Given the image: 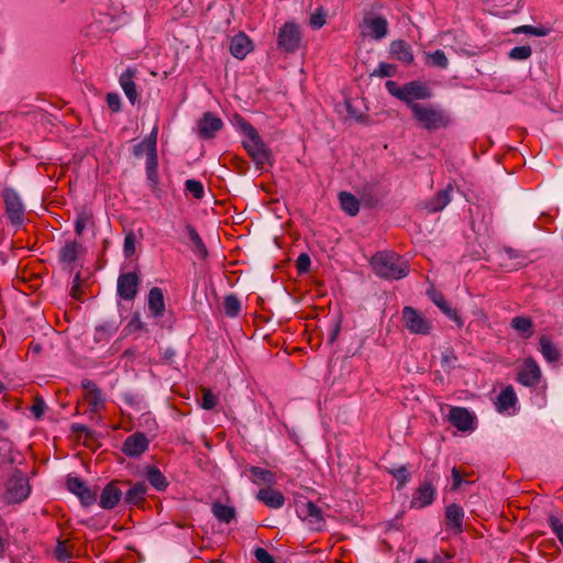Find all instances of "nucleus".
Masks as SVG:
<instances>
[{
  "label": "nucleus",
  "mask_w": 563,
  "mask_h": 563,
  "mask_svg": "<svg viewBox=\"0 0 563 563\" xmlns=\"http://www.w3.org/2000/svg\"><path fill=\"white\" fill-rule=\"evenodd\" d=\"M374 273L387 280H398L409 274L408 262L393 251L377 252L371 260Z\"/></svg>",
  "instance_id": "f257e3e1"
},
{
  "label": "nucleus",
  "mask_w": 563,
  "mask_h": 563,
  "mask_svg": "<svg viewBox=\"0 0 563 563\" xmlns=\"http://www.w3.org/2000/svg\"><path fill=\"white\" fill-rule=\"evenodd\" d=\"M240 129L245 134L246 140L243 141V146L252 157L253 162L256 166L272 165L273 163V154L265 142L260 136L258 132L255 128L240 118L239 120Z\"/></svg>",
  "instance_id": "f03ea898"
},
{
  "label": "nucleus",
  "mask_w": 563,
  "mask_h": 563,
  "mask_svg": "<svg viewBox=\"0 0 563 563\" xmlns=\"http://www.w3.org/2000/svg\"><path fill=\"white\" fill-rule=\"evenodd\" d=\"M386 89L391 96L405 102L411 111L412 106L418 104L416 100H428L433 96L429 84L420 80H412L402 86L388 80Z\"/></svg>",
  "instance_id": "7ed1b4c3"
},
{
  "label": "nucleus",
  "mask_w": 563,
  "mask_h": 563,
  "mask_svg": "<svg viewBox=\"0 0 563 563\" xmlns=\"http://www.w3.org/2000/svg\"><path fill=\"white\" fill-rule=\"evenodd\" d=\"M412 117L427 131L444 129L450 124V115L445 110L435 106L415 104Z\"/></svg>",
  "instance_id": "20e7f679"
},
{
  "label": "nucleus",
  "mask_w": 563,
  "mask_h": 563,
  "mask_svg": "<svg viewBox=\"0 0 563 563\" xmlns=\"http://www.w3.org/2000/svg\"><path fill=\"white\" fill-rule=\"evenodd\" d=\"M388 21L383 15H377L372 12L364 14L361 23L358 24L360 33L363 37H368L374 41H380L388 34Z\"/></svg>",
  "instance_id": "39448f33"
},
{
  "label": "nucleus",
  "mask_w": 563,
  "mask_h": 563,
  "mask_svg": "<svg viewBox=\"0 0 563 563\" xmlns=\"http://www.w3.org/2000/svg\"><path fill=\"white\" fill-rule=\"evenodd\" d=\"M9 221L14 227H21L24 222L25 206L20 195L13 188H4L1 192Z\"/></svg>",
  "instance_id": "423d86ee"
},
{
  "label": "nucleus",
  "mask_w": 563,
  "mask_h": 563,
  "mask_svg": "<svg viewBox=\"0 0 563 563\" xmlns=\"http://www.w3.org/2000/svg\"><path fill=\"white\" fill-rule=\"evenodd\" d=\"M402 325L411 334L428 335L432 330L431 322L417 309L406 306L401 311Z\"/></svg>",
  "instance_id": "0eeeda50"
},
{
  "label": "nucleus",
  "mask_w": 563,
  "mask_h": 563,
  "mask_svg": "<svg viewBox=\"0 0 563 563\" xmlns=\"http://www.w3.org/2000/svg\"><path fill=\"white\" fill-rule=\"evenodd\" d=\"M31 487L27 478L21 474H13L5 483L4 500L8 504L21 503L30 495Z\"/></svg>",
  "instance_id": "6e6552de"
},
{
  "label": "nucleus",
  "mask_w": 563,
  "mask_h": 563,
  "mask_svg": "<svg viewBox=\"0 0 563 563\" xmlns=\"http://www.w3.org/2000/svg\"><path fill=\"white\" fill-rule=\"evenodd\" d=\"M299 517L307 522L309 528L314 531L323 530L325 520L321 509L312 501L302 503L298 506Z\"/></svg>",
  "instance_id": "1a4fd4ad"
},
{
  "label": "nucleus",
  "mask_w": 563,
  "mask_h": 563,
  "mask_svg": "<svg viewBox=\"0 0 563 563\" xmlns=\"http://www.w3.org/2000/svg\"><path fill=\"white\" fill-rule=\"evenodd\" d=\"M300 32L294 22H287L278 32V47L287 53H292L299 47Z\"/></svg>",
  "instance_id": "9d476101"
},
{
  "label": "nucleus",
  "mask_w": 563,
  "mask_h": 563,
  "mask_svg": "<svg viewBox=\"0 0 563 563\" xmlns=\"http://www.w3.org/2000/svg\"><path fill=\"white\" fill-rule=\"evenodd\" d=\"M542 377V372L533 357L523 360L522 366L517 374V380L526 387H536Z\"/></svg>",
  "instance_id": "9b49d317"
},
{
  "label": "nucleus",
  "mask_w": 563,
  "mask_h": 563,
  "mask_svg": "<svg viewBox=\"0 0 563 563\" xmlns=\"http://www.w3.org/2000/svg\"><path fill=\"white\" fill-rule=\"evenodd\" d=\"M85 251L86 250L81 243L77 241H68L59 250V262L65 268L73 271L77 266L79 258L85 254Z\"/></svg>",
  "instance_id": "f8f14e48"
},
{
  "label": "nucleus",
  "mask_w": 563,
  "mask_h": 563,
  "mask_svg": "<svg viewBox=\"0 0 563 563\" xmlns=\"http://www.w3.org/2000/svg\"><path fill=\"white\" fill-rule=\"evenodd\" d=\"M140 278L136 273H123L118 278L117 292L124 300H133L137 294Z\"/></svg>",
  "instance_id": "ddd939ff"
},
{
  "label": "nucleus",
  "mask_w": 563,
  "mask_h": 563,
  "mask_svg": "<svg viewBox=\"0 0 563 563\" xmlns=\"http://www.w3.org/2000/svg\"><path fill=\"white\" fill-rule=\"evenodd\" d=\"M67 488L75 494L84 506H90L96 501V493L91 490L87 484L77 476L67 478Z\"/></svg>",
  "instance_id": "4468645a"
},
{
  "label": "nucleus",
  "mask_w": 563,
  "mask_h": 563,
  "mask_svg": "<svg viewBox=\"0 0 563 563\" xmlns=\"http://www.w3.org/2000/svg\"><path fill=\"white\" fill-rule=\"evenodd\" d=\"M150 441L144 433L135 432L123 442L122 452L130 457H137L148 449Z\"/></svg>",
  "instance_id": "2eb2a0df"
},
{
  "label": "nucleus",
  "mask_w": 563,
  "mask_h": 563,
  "mask_svg": "<svg viewBox=\"0 0 563 563\" xmlns=\"http://www.w3.org/2000/svg\"><path fill=\"white\" fill-rule=\"evenodd\" d=\"M435 497V488L431 481L424 479L415 492L410 505L412 508H424L431 505Z\"/></svg>",
  "instance_id": "dca6fc26"
},
{
  "label": "nucleus",
  "mask_w": 563,
  "mask_h": 563,
  "mask_svg": "<svg viewBox=\"0 0 563 563\" xmlns=\"http://www.w3.org/2000/svg\"><path fill=\"white\" fill-rule=\"evenodd\" d=\"M81 387L85 390V399L91 412H98L104 407V396L100 388L90 379H84Z\"/></svg>",
  "instance_id": "f3484780"
},
{
  "label": "nucleus",
  "mask_w": 563,
  "mask_h": 563,
  "mask_svg": "<svg viewBox=\"0 0 563 563\" xmlns=\"http://www.w3.org/2000/svg\"><path fill=\"white\" fill-rule=\"evenodd\" d=\"M136 75L137 69L129 67L120 75L119 78L120 86L131 104H135L139 100V93L135 84Z\"/></svg>",
  "instance_id": "a211bd4d"
},
{
  "label": "nucleus",
  "mask_w": 563,
  "mask_h": 563,
  "mask_svg": "<svg viewBox=\"0 0 563 563\" xmlns=\"http://www.w3.org/2000/svg\"><path fill=\"white\" fill-rule=\"evenodd\" d=\"M223 128V122L211 112H206L198 122L199 135L202 139H212Z\"/></svg>",
  "instance_id": "6ab92c4d"
},
{
  "label": "nucleus",
  "mask_w": 563,
  "mask_h": 563,
  "mask_svg": "<svg viewBox=\"0 0 563 563\" xmlns=\"http://www.w3.org/2000/svg\"><path fill=\"white\" fill-rule=\"evenodd\" d=\"M450 423L460 431L473 429L474 417L463 407H452L449 413Z\"/></svg>",
  "instance_id": "aec40b11"
},
{
  "label": "nucleus",
  "mask_w": 563,
  "mask_h": 563,
  "mask_svg": "<svg viewBox=\"0 0 563 563\" xmlns=\"http://www.w3.org/2000/svg\"><path fill=\"white\" fill-rule=\"evenodd\" d=\"M122 498V492L118 487V482L113 481L109 483L101 492L99 506L102 509H113Z\"/></svg>",
  "instance_id": "412c9836"
},
{
  "label": "nucleus",
  "mask_w": 563,
  "mask_h": 563,
  "mask_svg": "<svg viewBox=\"0 0 563 563\" xmlns=\"http://www.w3.org/2000/svg\"><path fill=\"white\" fill-rule=\"evenodd\" d=\"M464 519V510L456 504H451L445 509V520L448 529L454 533L462 531V525Z\"/></svg>",
  "instance_id": "4be33fe9"
},
{
  "label": "nucleus",
  "mask_w": 563,
  "mask_h": 563,
  "mask_svg": "<svg viewBox=\"0 0 563 563\" xmlns=\"http://www.w3.org/2000/svg\"><path fill=\"white\" fill-rule=\"evenodd\" d=\"M452 185H448L444 189L438 191L434 197L426 202V209L429 212L443 210L452 200Z\"/></svg>",
  "instance_id": "5701e85b"
},
{
  "label": "nucleus",
  "mask_w": 563,
  "mask_h": 563,
  "mask_svg": "<svg viewBox=\"0 0 563 563\" xmlns=\"http://www.w3.org/2000/svg\"><path fill=\"white\" fill-rule=\"evenodd\" d=\"M147 306L151 314L154 318H161L165 313V300L163 290L158 287H153L148 292Z\"/></svg>",
  "instance_id": "b1692460"
},
{
  "label": "nucleus",
  "mask_w": 563,
  "mask_h": 563,
  "mask_svg": "<svg viewBox=\"0 0 563 563\" xmlns=\"http://www.w3.org/2000/svg\"><path fill=\"white\" fill-rule=\"evenodd\" d=\"M252 51V43L244 33H239L231 38L230 52L238 58L243 59Z\"/></svg>",
  "instance_id": "393cba45"
},
{
  "label": "nucleus",
  "mask_w": 563,
  "mask_h": 563,
  "mask_svg": "<svg viewBox=\"0 0 563 563\" xmlns=\"http://www.w3.org/2000/svg\"><path fill=\"white\" fill-rule=\"evenodd\" d=\"M256 497L267 507L273 509L282 508L285 504L284 495L280 492L269 487L260 489Z\"/></svg>",
  "instance_id": "a878e982"
},
{
  "label": "nucleus",
  "mask_w": 563,
  "mask_h": 563,
  "mask_svg": "<svg viewBox=\"0 0 563 563\" xmlns=\"http://www.w3.org/2000/svg\"><path fill=\"white\" fill-rule=\"evenodd\" d=\"M390 54L406 65H410L413 62L411 46L402 40L390 43Z\"/></svg>",
  "instance_id": "bb28decb"
},
{
  "label": "nucleus",
  "mask_w": 563,
  "mask_h": 563,
  "mask_svg": "<svg viewBox=\"0 0 563 563\" xmlns=\"http://www.w3.org/2000/svg\"><path fill=\"white\" fill-rule=\"evenodd\" d=\"M147 486L144 482H137L124 495V503L130 506H139L145 500Z\"/></svg>",
  "instance_id": "cd10ccee"
},
{
  "label": "nucleus",
  "mask_w": 563,
  "mask_h": 563,
  "mask_svg": "<svg viewBox=\"0 0 563 563\" xmlns=\"http://www.w3.org/2000/svg\"><path fill=\"white\" fill-rule=\"evenodd\" d=\"M153 144V151L156 152V144H157V128H154V130L152 131V133L146 136L143 141H141L140 143H137L136 145L133 146V155L135 157H142L143 155H146V157H148V155L151 154V145Z\"/></svg>",
  "instance_id": "c85d7f7f"
},
{
  "label": "nucleus",
  "mask_w": 563,
  "mask_h": 563,
  "mask_svg": "<svg viewBox=\"0 0 563 563\" xmlns=\"http://www.w3.org/2000/svg\"><path fill=\"white\" fill-rule=\"evenodd\" d=\"M517 402V395L512 386L504 388L497 397L496 407L498 411H507Z\"/></svg>",
  "instance_id": "c756f323"
},
{
  "label": "nucleus",
  "mask_w": 563,
  "mask_h": 563,
  "mask_svg": "<svg viewBox=\"0 0 563 563\" xmlns=\"http://www.w3.org/2000/svg\"><path fill=\"white\" fill-rule=\"evenodd\" d=\"M186 230L191 242L192 252L199 258H206L208 256V251L197 230L190 224L186 225Z\"/></svg>",
  "instance_id": "7c9ffc66"
},
{
  "label": "nucleus",
  "mask_w": 563,
  "mask_h": 563,
  "mask_svg": "<svg viewBox=\"0 0 563 563\" xmlns=\"http://www.w3.org/2000/svg\"><path fill=\"white\" fill-rule=\"evenodd\" d=\"M151 154L146 157V176L148 181L151 183L152 188H156L158 185V157L157 151H153V144L151 145Z\"/></svg>",
  "instance_id": "2f4dec72"
},
{
  "label": "nucleus",
  "mask_w": 563,
  "mask_h": 563,
  "mask_svg": "<svg viewBox=\"0 0 563 563\" xmlns=\"http://www.w3.org/2000/svg\"><path fill=\"white\" fill-rule=\"evenodd\" d=\"M146 478L148 483L158 492H164L168 487L167 478L156 466L147 467Z\"/></svg>",
  "instance_id": "473e14b6"
},
{
  "label": "nucleus",
  "mask_w": 563,
  "mask_h": 563,
  "mask_svg": "<svg viewBox=\"0 0 563 563\" xmlns=\"http://www.w3.org/2000/svg\"><path fill=\"white\" fill-rule=\"evenodd\" d=\"M339 201L342 210L349 216H356L360 211V201L350 192L339 194Z\"/></svg>",
  "instance_id": "72a5a7b5"
},
{
  "label": "nucleus",
  "mask_w": 563,
  "mask_h": 563,
  "mask_svg": "<svg viewBox=\"0 0 563 563\" xmlns=\"http://www.w3.org/2000/svg\"><path fill=\"white\" fill-rule=\"evenodd\" d=\"M539 343H540V352H541L542 356L544 357V360H547L550 363L556 362L559 360L560 352L548 336L542 335L539 339Z\"/></svg>",
  "instance_id": "f704fd0d"
},
{
  "label": "nucleus",
  "mask_w": 563,
  "mask_h": 563,
  "mask_svg": "<svg viewBox=\"0 0 563 563\" xmlns=\"http://www.w3.org/2000/svg\"><path fill=\"white\" fill-rule=\"evenodd\" d=\"M511 327L519 332L523 339H529L533 334V322L527 317H515L511 320Z\"/></svg>",
  "instance_id": "c9c22d12"
},
{
  "label": "nucleus",
  "mask_w": 563,
  "mask_h": 563,
  "mask_svg": "<svg viewBox=\"0 0 563 563\" xmlns=\"http://www.w3.org/2000/svg\"><path fill=\"white\" fill-rule=\"evenodd\" d=\"M119 327L114 322H107L96 328L93 339L96 342L110 340L118 331Z\"/></svg>",
  "instance_id": "e433bc0d"
},
{
  "label": "nucleus",
  "mask_w": 563,
  "mask_h": 563,
  "mask_svg": "<svg viewBox=\"0 0 563 563\" xmlns=\"http://www.w3.org/2000/svg\"><path fill=\"white\" fill-rule=\"evenodd\" d=\"M212 514L219 521L229 523L235 517V509L220 503H214L212 505Z\"/></svg>",
  "instance_id": "4c0bfd02"
},
{
  "label": "nucleus",
  "mask_w": 563,
  "mask_h": 563,
  "mask_svg": "<svg viewBox=\"0 0 563 563\" xmlns=\"http://www.w3.org/2000/svg\"><path fill=\"white\" fill-rule=\"evenodd\" d=\"M223 310L227 317L236 318L241 312V302L235 295H228L223 299Z\"/></svg>",
  "instance_id": "58836bf2"
},
{
  "label": "nucleus",
  "mask_w": 563,
  "mask_h": 563,
  "mask_svg": "<svg viewBox=\"0 0 563 563\" xmlns=\"http://www.w3.org/2000/svg\"><path fill=\"white\" fill-rule=\"evenodd\" d=\"M250 473L253 476V482L255 484H273L275 483V475L273 472L258 467L252 466L250 468Z\"/></svg>",
  "instance_id": "ea45409f"
},
{
  "label": "nucleus",
  "mask_w": 563,
  "mask_h": 563,
  "mask_svg": "<svg viewBox=\"0 0 563 563\" xmlns=\"http://www.w3.org/2000/svg\"><path fill=\"white\" fill-rule=\"evenodd\" d=\"M426 59H427V64L432 67L446 69L449 66L448 57L442 49H437L432 53H427Z\"/></svg>",
  "instance_id": "a19ab883"
},
{
  "label": "nucleus",
  "mask_w": 563,
  "mask_h": 563,
  "mask_svg": "<svg viewBox=\"0 0 563 563\" xmlns=\"http://www.w3.org/2000/svg\"><path fill=\"white\" fill-rule=\"evenodd\" d=\"M92 224V213L89 210L82 209L77 212L75 220V232L77 235H81L84 231Z\"/></svg>",
  "instance_id": "79ce46f5"
},
{
  "label": "nucleus",
  "mask_w": 563,
  "mask_h": 563,
  "mask_svg": "<svg viewBox=\"0 0 563 563\" xmlns=\"http://www.w3.org/2000/svg\"><path fill=\"white\" fill-rule=\"evenodd\" d=\"M514 33L520 34H528L533 35L538 37L547 36L550 33V29L545 26H533V25H520L514 30Z\"/></svg>",
  "instance_id": "37998d69"
},
{
  "label": "nucleus",
  "mask_w": 563,
  "mask_h": 563,
  "mask_svg": "<svg viewBox=\"0 0 563 563\" xmlns=\"http://www.w3.org/2000/svg\"><path fill=\"white\" fill-rule=\"evenodd\" d=\"M185 187L196 199H201L205 195L203 185L199 180L188 179L185 183Z\"/></svg>",
  "instance_id": "c03bdc74"
},
{
  "label": "nucleus",
  "mask_w": 563,
  "mask_h": 563,
  "mask_svg": "<svg viewBox=\"0 0 563 563\" xmlns=\"http://www.w3.org/2000/svg\"><path fill=\"white\" fill-rule=\"evenodd\" d=\"M327 22V13L323 8H318L310 16V25L312 29L319 30Z\"/></svg>",
  "instance_id": "a18cd8bd"
},
{
  "label": "nucleus",
  "mask_w": 563,
  "mask_h": 563,
  "mask_svg": "<svg viewBox=\"0 0 563 563\" xmlns=\"http://www.w3.org/2000/svg\"><path fill=\"white\" fill-rule=\"evenodd\" d=\"M532 54L529 45L516 46L509 52V57L512 59L523 60L528 59Z\"/></svg>",
  "instance_id": "49530a36"
},
{
  "label": "nucleus",
  "mask_w": 563,
  "mask_h": 563,
  "mask_svg": "<svg viewBox=\"0 0 563 563\" xmlns=\"http://www.w3.org/2000/svg\"><path fill=\"white\" fill-rule=\"evenodd\" d=\"M218 404V397L208 388H202L201 407L206 410L213 409Z\"/></svg>",
  "instance_id": "de8ad7c7"
},
{
  "label": "nucleus",
  "mask_w": 563,
  "mask_h": 563,
  "mask_svg": "<svg viewBox=\"0 0 563 563\" xmlns=\"http://www.w3.org/2000/svg\"><path fill=\"white\" fill-rule=\"evenodd\" d=\"M390 473L395 477V479L398 482V489L404 487L406 483L410 479V473L408 472L406 466H400L398 468L391 470Z\"/></svg>",
  "instance_id": "09e8293b"
},
{
  "label": "nucleus",
  "mask_w": 563,
  "mask_h": 563,
  "mask_svg": "<svg viewBox=\"0 0 563 563\" xmlns=\"http://www.w3.org/2000/svg\"><path fill=\"white\" fill-rule=\"evenodd\" d=\"M396 73L395 65L388 64V63H379L377 68L374 69L373 76L376 77H393Z\"/></svg>",
  "instance_id": "8fccbe9b"
},
{
  "label": "nucleus",
  "mask_w": 563,
  "mask_h": 563,
  "mask_svg": "<svg viewBox=\"0 0 563 563\" xmlns=\"http://www.w3.org/2000/svg\"><path fill=\"white\" fill-rule=\"evenodd\" d=\"M136 238L133 232H129L124 238L123 253L125 257H130L135 252Z\"/></svg>",
  "instance_id": "3c124183"
},
{
  "label": "nucleus",
  "mask_w": 563,
  "mask_h": 563,
  "mask_svg": "<svg viewBox=\"0 0 563 563\" xmlns=\"http://www.w3.org/2000/svg\"><path fill=\"white\" fill-rule=\"evenodd\" d=\"M549 525L552 532L555 534V537L563 547V522H561L559 518L552 516L549 519Z\"/></svg>",
  "instance_id": "603ef678"
},
{
  "label": "nucleus",
  "mask_w": 563,
  "mask_h": 563,
  "mask_svg": "<svg viewBox=\"0 0 563 563\" xmlns=\"http://www.w3.org/2000/svg\"><path fill=\"white\" fill-rule=\"evenodd\" d=\"M428 296L441 311H443L445 307L449 306L442 294L435 290H429Z\"/></svg>",
  "instance_id": "864d4df0"
},
{
  "label": "nucleus",
  "mask_w": 563,
  "mask_h": 563,
  "mask_svg": "<svg viewBox=\"0 0 563 563\" xmlns=\"http://www.w3.org/2000/svg\"><path fill=\"white\" fill-rule=\"evenodd\" d=\"M107 104L109 109L113 112H119L121 109V98L115 92H110L107 95Z\"/></svg>",
  "instance_id": "5fc2aeb1"
},
{
  "label": "nucleus",
  "mask_w": 563,
  "mask_h": 563,
  "mask_svg": "<svg viewBox=\"0 0 563 563\" xmlns=\"http://www.w3.org/2000/svg\"><path fill=\"white\" fill-rule=\"evenodd\" d=\"M254 555L260 563H275L274 558L263 548H256Z\"/></svg>",
  "instance_id": "6e6d98bb"
},
{
  "label": "nucleus",
  "mask_w": 563,
  "mask_h": 563,
  "mask_svg": "<svg viewBox=\"0 0 563 563\" xmlns=\"http://www.w3.org/2000/svg\"><path fill=\"white\" fill-rule=\"evenodd\" d=\"M503 254L508 258V260H519L521 258V261H519L517 264H515L511 268H517L518 266H521L523 265V257L519 254L518 251L511 249V247H505L504 251H503Z\"/></svg>",
  "instance_id": "4d7b16f0"
},
{
  "label": "nucleus",
  "mask_w": 563,
  "mask_h": 563,
  "mask_svg": "<svg viewBox=\"0 0 563 563\" xmlns=\"http://www.w3.org/2000/svg\"><path fill=\"white\" fill-rule=\"evenodd\" d=\"M310 266V257L307 254H300L297 260V267L299 272H306Z\"/></svg>",
  "instance_id": "13d9d810"
},
{
  "label": "nucleus",
  "mask_w": 563,
  "mask_h": 563,
  "mask_svg": "<svg viewBox=\"0 0 563 563\" xmlns=\"http://www.w3.org/2000/svg\"><path fill=\"white\" fill-rule=\"evenodd\" d=\"M444 314H446L451 320L455 321L460 325H462V320L457 313V311L450 306L445 307V309L442 311Z\"/></svg>",
  "instance_id": "bf43d9fd"
},
{
  "label": "nucleus",
  "mask_w": 563,
  "mask_h": 563,
  "mask_svg": "<svg viewBox=\"0 0 563 563\" xmlns=\"http://www.w3.org/2000/svg\"><path fill=\"white\" fill-rule=\"evenodd\" d=\"M45 409V402L43 400H36L32 406L31 410L36 418H40Z\"/></svg>",
  "instance_id": "052dcab7"
},
{
  "label": "nucleus",
  "mask_w": 563,
  "mask_h": 563,
  "mask_svg": "<svg viewBox=\"0 0 563 563\" xmlns=\"http://www.w3.org/2000/svg\"><path fill=\"white\" fill-rule=\"evenodd\" d=\"M340 331H341V324H340L339 321H336L335 324L333 325V328L331 329L330 333H329L328 341H329L330 344H332L336 340Z\"/></svg>",
  "instance_id": "680f3d73"
},
{
  "label": "nucleus",
  "mask_w": 563,
  "mask_h": 563,
  "mask_svg": "<svg viewBox=\"0 0 563 563\" xmlns=\"http://www.w3.org/2000/svg\"><path fill=\"white\" fill-rule=\"evenodd\" d=\"M452 478H453L452 488L456 489L462 483V476H461L460 472L457 471V468H455V467H453V470H452Z\"/></svg>",
  "instance_id": "e2e57ef3"
},
{
  "label": "nucleus",
  "mask_w": 563,
  "mask_h": 563,
  "mask_svg": "<svg viewBox=\"0 0 563 563\" xmlns=\"http://www.w3.org/2000/svg\"><path fill=\"white\" fill-rule=\"evenodd\" d=\"M175 356V351L173 349H166L163 353V358L166 361V362H172L173 361V357Z\"/></svg>",
  "instance_id": "0e129e2a"
},
{
  "label": "nucleus",
  "mask_w": 563,
  "mask_h": 563,
  "mask_svg": "<svg viewBox=\"0 0 563 563\" xmlns=\"http://www.w3.org/2000/svg\"><path fill=\"white\" fill-rule=\"evenodd\" d=\"M4 550H5V544H4L3 538L0 536V556H2V554L4 553Z\"/></svg>",
  "instance_id": "69168bd1"
},
{
  "label": "nucleus",
  "mask_w": 563,
  "mask_h": 563,
  "mask_svg": "<svg viewBox=\"0 0 563 563\" xmlns=\"http://www.w3.org/2000/svg\"><path fill=\"white\" fill-rule=\"evenodd\" d=\"M57 556H58L59 559H65V558H67L68 555H67V554H64V551L58 550Z\"/></svg>",
  "instance_id": "338daca9"
},
{
  "label": "nucleus",
  "mask_w": 563,
  "mask_h": 563,
  "mask_svg": "<svg viewBox=\"0 0 563 563\" xmlns=\"http://www.w3.org/2000/svg\"><path fill=\"white\" fill-rule=\"evenodd\" d=\"M417 563H431V561H428L424 559H419V560H417Z\"/></svg>",
  "instance_id": "774afa93"
}]
</instances>
